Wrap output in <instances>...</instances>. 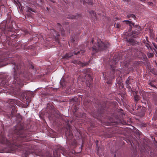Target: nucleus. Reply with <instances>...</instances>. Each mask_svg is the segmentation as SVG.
Segmentation results:
<instances>
[{
	"label": "nucleus",
	"instance_id": "nucleus-1",
	"mask_svg": "<svg viewBox=\"0 0 157 157\" xmlns=\"http://www.w3.org/2000/svg\"><path fill=\"white\" fill-rule=\"evenodd\" d=\"M12 64L13 67L11 73L13 77V81L10 83L13 88L21 87L23 86V80L20 78V75L24 78L27 77V75L24 71V63L21 62L16 65L15 63H13Z\"/></svg>",
	"mask_w": 157,
	"mask_h": 157
},
{
	"label": "nucleus",
	"instance_id": "nucleus-2",
	"mask_svg": "<svg viewBox=\"0 0 157 157\" xmlns=\"http://www.w3.org/2000/svg\"><path fill=\"white\" fill-rule=\"evenodd\" d=\"M28 133V131L24 129L22 125L18 124L14 128L12 132L13 139H16V143L27 141L29 140L28 137L30 136Z\"/></svg>",
	"mask_w": 157,
	"mask_h": 157
},
{
	"label": "nucleus",
	"instance_id": "nucleus-3",
	"mask_svg": "<svg viewBox=\"0 0 157 157\" xmlns=\"http://www.w3.org/2000/svg\"><path fill=\"white\" fill-rule=\"evenodd\" d=\"M121 59L120 61V65L122 68L121 69H123L124 68H127L131 61L130 57L129 56L126 57V55L121 56L120 55L118 56H115L113 58V63L115 65H116L118 61Z\"/></svg>",
	"mask_w": 157,
	"mask_h": 157
},
{
	"label": "nucleus",
	"instance_id": "nucleus-4",
	"mask_svg": "<svg viewBox=\"0 0 157 157\" xmlns=\"http://www.w3.org/2000/svg\"><path fill=\"white\" fill-rule=\"evenodd\" d=\"M91 42L93 47L90 48L89 49L94 53H96L98 51L106 50L109 45V43L107 41L103 42L100 39L98 40L97 44H94V39H92Z\"/></svg>",
	"mask_w": 157,
	"mask_h": 157
},
{
	"label": "nucleus",
	"instance_id": "nucleus-5",
	"mask_svg": "<svg viewBox=\"0 0 157 157\" xmlns=\"http://www.w3.org/2000/svg\"><path fill=\"white\" fill-rule=\"evenodd\" d=\"M91 72V70L89 68L86 70H82V71H81V75H80L81 77L86 79V84L90 87L91 86L93 81V78L90 75Z\"/></svg>",
	"mask_w": 157,
	"mask_h": 157
},
{
	"label": "nucleus",
	"instance_id": "nucleus-6",
	"mask_svg": "<svg viewBox=\"0 0 157 157\" xmlns=\"http://www.w3.org/2000/svg\"><path fill=\"white\" fill-rule=\"evenodd\" d=\"M65 153V148L60 145L58 146L53 151V155L55 157H60V153L64 155Z\"/></svg>",
	"mask_w": 157,
	"mask_h": 157
},
{
	"label": "nucleus",
	"instance_id": "nucleus-7",
	"mask_svg": "<svg viewBox=\"0 0 157 157\" xmlns=\"http://www.w3.org/2000/svg\"><path fill=\"white\" fill-rule=\"evenodd\" d=\"M85 51L84 50H81V49L80 50V51H78L77 52H76L75 51L74 52L71 51L68 53H67L66 54L63 55L62 56V58L65 60H67L70 58L72 57L74 54L75 55H77L79 54L82 55Z\"/></svg>",
	"mask_w": 157,
	"mask_h": 157
},
{
	"label": "nucleus",
	"instance_id": "nucleus-8",
	"mask_svg": "<svg viewBox=\"0 0 157 157\" xmlns=\"http://www.w3.org/2000/svg\"><path fill=\"white\" fill-rule=\"evenodd\" d=\"M4 78L1 80L0 82V89H2L1 86L5 88L7 86L10 85L9 81L11 79V77L8 75H5L4 76Z\"/></svg>",
	"mask_w": 157,
	"mask_h": 157
},
{
	"label": "nucleus",
	"instance_id": "nucleus-9",
	"mask_svg": "<svg viewBox=\"0 0 157 157\" xmlns=\"http://www.w3.org/2000/svg\"><path fill=\"white\" fill-rule=\"evenodd\" d=\"M123 22H125L126 24L129 25L130 28V29H129V31L131 30L132 26L135 28H136L137 29L140 28V27L139 26L137 25H135V23L131 21H130L128 20H124L123 21Z\"/></svg>",
	"mask_w": 157,
	"mask_h": 157
},
{
	"label": "nucleus",
	"instance_id": "nucleus-10",
	"mask_svg": "<svg viewBox=\"0 0 157 157\" xmlns=\"http://www.w3.org/2000/svg\"><path fill=\"white\" fill-rule=\"evenodd\" d=\"M91 115L95 118H97L98 120H100L101 117L102 116V113H101L100 111L97 112L95 111L92 113Z\"/></svg>",
	"mask_w": 157,
	"mask_h": 157
},
{
	"label": "nucleus",
	"instance_id": "nucleus-11",
	"mask_svg": "<svg viewBox=\"0 0 157 157\" xmlns=\"http://www.w3.org/2000/svg\"><path fill=\"white\" fill-rule=\"evenodd\" d=\"M71 62L75 64H78V65H81L82 66H85L87 65H88L89 63V62L84 63H82L80 61L76 60L75 59L72 60Z\"/></svg>",
	"mask_w": 157,
	"mask_h": 157
},
{
	"label": "nucleus",
	"instance_id": "nucleus-12",
	"mask_svg": "<svg viewBox=\"0 0 157 157\" xmlns=\"http://www.w3.org/2000/svg\"><path fill=\"white\" fill-rule=\"evenodd\" d=\"M52 33L53 36L55 37L56 40L57 41L58 44H59V33L55 31L54 30H52Z\"/></svg>",
	"mask_w": 157,
	"mask_h": 157
},
{
	"label": "nucleus",
	"instance_id": "nucleus-13",
	"mask_svg": "<svg viewBox=\"0 0 157 157\" xmlns=\"http://www.w3.org/2000/svg\"><path fill=\"white\" fill-rule=\"evenodd\" d=\"M34 93L32 91H28L26 93V99H30L32 97L34 96Z\"/></svg>",
	"mask_w": 157,
	"mask_h": 157
},
{
	"label": "nucleus",
	"instance_id": "nucleus-14",
	"mask_svg": "<svg viewBox=\"0 0 157 157\" xmlns=\"http://www.w3.org/2000/svg\"><path fill=\"white\" fill-rule=\"evenodd\" d=\"M140 33V31L138 30L133 31L130 35L131 37L133 38H136L138 36V35Z\"/></svg>",
	"mask_w": 157,
	"mask_h": 157
},
{
	"label": "nucleus",
	"instance_id": "nucleus-15",
	"mask_svg": "<svg viewBox=\"0 0 157 157\" xmlns=\"http://www.w3.org/2000/svg\"><path fill=\"white\" fill-rule=\"evenodd\" d=\"M57 26L58 27V28L59 29V31L61 33L62 35L64 36L65 35L64 31L63 29L62 28V26L59 23H57Z\"/></svg>",
	"mask_w": 157,
	"mask_h": 157
},
{
	"label": "nucleus",
	"instance_id": "nucleus-16",
	"mask_svg": "<svg viewBox=\"0 0 157 157\" xmlns=\"http://www.w3.org/2000/svg\"><path fill=\"white\" fill-rule=\"evenodd\" d=\"M79 16V15L78 14H77L76 15H68L67 17L71 19H76L78 18Z\"/></svg>",
	"mask_w": 157,
	"mask_h": 157
},
{
	"label": "nucleus",
	"instance_id": "nucleus-17",
	"mask_svg": "<svg viewBox=\"0 0 157 157\" xmlns=\"http://www.w3.org/2000/svg\"><path fill=\"white\" fill-rule=\"evenodd\" d=\"M60 84L62 88L65 87L66 86V82L64 80L62 79L60 81Z\"/></svg>",
	"mask_w": 157,
	"mask_h": 157
},
{
	"label": "nucleus",
	"instance_id": "nucleus-18",
	"mask_svg": "<svg viewBox=\"0 0 157 157\" xmlns=\"http://www.w3.org/2000/svg\"><path fill=\"white\" fill-rule=\"evenodd\" d=\"M127 17L130 20H132V18H133L134 19H135L136 18V17L135 16V15L132 14H128L127 16Z\"/></svg>",
	"mask_w": 157,
	"mask_h": 157
},
{
	"label": "nucleus",
	"instance_id": "nucleus-19",
	"mask_svg": "<svg viewBox=\"0 0 157 157\" xmlns=\"http://www.w3.org/2000/svg\"><path fill=\"white\" fill-rule=\"evenodd\" d=\"M153 100L154 101L155 103H157V94H152Z\"/></svg>",
	"mask_w": 157,
	"mask_h": 157
},
{
	"label": "nucleus",
	"instance_id": "nucleus-20",
	"mask_svg": "<svg viewBox=\"0 0 157 157\" xmlns=\"http://www.w3.org/2000/svg\"><path fill=\"white\" fill-rule=\"evenodd\" d=\"M28 143H25V144H21L19 145V147L21 148H22V149H24L23 147H25V148H28V147H27V144Z\"/></svg>",
	"mask_w": 157,
	"mask_h": 157
},
{
	"label": "nucleus",
	"instance_id": "nucleus-21",
	"mask_svg": "<svg viewBox=\"0 0 157 157\" xmlns=\"http://www.w3.org/2000/svg\"><path fill=\"white\" fill-rule=\"evenodd\" d=\"M6 58H2L0 59V65H3L4 64V62L6 60Z\"/></svg>",
	"mask_w": 157,
	"mask_h": 157
},
{
	"label": "nucleus",
	"instance_id": "nucleus-22",
	"mask_svg": "<svg viewBox=\"0 0 157 157\" xmlns=\"http://www.w3.org/2000/svg\"><path fill=\"white\" fill-rule=\"evenodd\" d=\"M6 140V138L4 135H0V141L4 142Z\"/></svg>",
	"mask_w": 157,
	"mask_h": 157
},
{
	"label": "nucleus",
	"instance_id": "nucleus-23",
	"mask_svg": "<svg viewBox=\"0 0 157 157\" xmlns=\"http://www.w3.org/2000/svg\"><path fill=\"white\" fill-rule=\"evenodd\" d=\"M90 13L91 14L92 16H93L94 17V18H96V14L94 12V11L93 10L91 11L90 12Z\"/></svg>",
	"mask_w": 157,
	"mask_h": 157
},
{
	"label": "nucleus",
	"instance_id": "nucleus-24",
	"mask_svg": "<svg viewBox=\"0 0 157 157\" xmlns=\"http://www.w3.org/2000/svg\"><path fill=\"white\" fill-rule=\"evenodd\" d=\"M147 55L148 57L149 58H152L154 56V54L153 53L148 52Z\"/></svg>",
	"mask_w": 157,
	"mask_h": 157
},
{
	"label": "nucleus",
	"instance_id": "nucleus-25",
	"mask_svg": "<svg viewBox=\"0 0 157 157\" xmlns=\"http://www.w3.org/2000/svg\"><path fill=\"white\" fill-rule=\"evenodd\" d=\"M130 80H131V78H130V77H128L125 81L126 84V85L131 84V82H130Z\"/></svg>",
	"mask_w": 157,
	"mask_h": 157
},
{
	"label": "nucleus",
	"instance_id": "nucleus-26",
	"mask_svg": "<svg viewBox=\"0 0 157 157\" xmlns=\"http://www.w3.org/2000/svg\"><path fill=\"white\" fill-rule=\"evenodd\" d=\"M127 40L129 42L133 43L134 42V40L132 38H130L128 40V39H127Z\"/></svg>",
	"mask_w": 157,
	"mask_h": 157
},
{
	"label": "nucleus",
	"instance_id": "nucleus-27",
	"mask_svg": "<svg viewBox=\"0 0 157 157\" xmlns=\"http://www.w3.org/2000/svg\"><path fill=\"white\" fill-rule=\"evenodd\" d=\"M6 26H4L3 27H2L1 29V31H2V33H5V31L6 30Z\"/></svg>",
	"mask_w": 157,
	"mask_h": 157
},
{
	"label": "nucleus",
	"instance_id": "nucleus-28",
	"mask_svg": "<svg viewBox=\"0 0 157 157\" xmlns=\"http://www.w3.org/2000/svg\"><path fill=\"white\" fill-rule=\"evenodd\" d=\"M114 26L115 27L117 28H119L120 27V25L119 24L117 23L114 24Z\"/></svg>",
	"mask_w": 157,
	"mask_h": 157
},
{
	"label": "nucleus",
	"instance_id": "nucleus-29",
	"mask_svg": "<svg viewBox=\"0 0 157 157\" xmlns=\"http://www.w3.org/2000/svg\"><path fill=\"white\" fill-rule=\"evenodd\" d=\"M130 84H127L126 85V87L128 89V90H131V86H130Z\"/></svg>",
	"mask_w": 157,
	"mask_h": 157
},
{
	"label": "nucleus",
	"instance_id": "nucleus-30",
	"mask_svg": "<svg viewBox=\"0 0 157 157\" xmlns=\"http://www.w3.org/2000/svg\"><path fill=\"white\" fill-rule=\"evenodd\" d=\"M145 44H146L145 46L148 49H149V48H151L150 46L149 45V44L148 43H145Z\"/></svg>",
	"mask_w": 157,
	"mask_h": 157
},
{
	"label": "nucleus",
	"instance_id": "nucleus-31",
	"mask_svg": "<svg viewBox=\"0 0 157 157\" xmlns=\"http://www.w3.org/2000/svg\"><path fill=\"white\" fill-rule=\"evenodd\" d=\"M17 110H16V108H15V107H14L12 109V113H16L17 112Z\"/></svg>",
	"mask_w": 157,
	"mask_h": 157
},
{
	"label": "nucleus",
	"instance_id": "nucleus-32",
	"mask_svg": "<svg viewBox=\"0 0 157 157\" xmlns=\"http://www.w3.org/2000/svg\"><path fill=\"white\" fill-rule=\"evenodd\" d=\"M134 99L136 101H137L139 100L138 97L137 96V95H135L134 96Z\"/></svg>",
	"mask_w": 157,
	"mask_h": 157
},
{
	"label": "nucleus",
	"instance_id": "nucleus-33",
	"mask_svg": "<svg viewBox=\"0 0 157 157\" xmlns=\"http://www.w3.org/2000/svg\"><path fill=\"white\" fill-rule=\"evenodd\" d=\"M28 11L29 12H30L31 11L34 12L33 10L30 7L28 8Z\"/></svg>",
	"mask_w": 157,
	"mask_h": 157
},
{
	"label": "nucleus",
	"instance_id": "nucleus-34",
	"mask_svg": "<svg viewBox=\"0 0 157 157\" xmlns=\"http://www.w3.org/2000/svg\"><path fill=\"white\" fill-rule=\"evenodd\" d=\"M10 102L11 104L13 103V102L15 103V101L13 99H11L10 100Z\"/></svg>",
	"mask_w": 157,
	"mask_h": 157
},
{
	"label": "nucleus",
	"instance_id": "nucleus-35",
	"mask_svg": "<svg viewBox=\"0 0 157 157\" xmlns=\"http://www.w3.org/2000/svg\"><path fill=\"white\" fill-rule=\"evenodd\" d=\"M77 100V99L76 98H72L71 99V101H73L74 102H76Z\"/></svg>",
	"mask_w": 157,
	"mask_h": 157
},
{
	"label": "nucleus",
	"instance_id": "nucleus-36",
	"mask_svg": "<svg viewBox=\"0 0 157 157\" xmlns=\"http://www.w3.org/2000/svg\"><path fill=\"white\" fill-rule=\"evenodd\" d=\"M152 44L155 49L157 48V45L155 43H152Z\"/></svg>",
	"mask_w": 157,
	"mask_h": 157
},
{
	"label": "nucleus",
	"instance_id": "nucleus-37",
	"mask_svg": "<svg viewBox=\"0 0 157 157\" xmlns=\"http://www.w3.org/2000/svg\"><path fill=\"white\" fill-rule=\"evenodd\" d=\"M149 85H150L152 87H155V86L151 82H150L149 83Z\"/></svg>",
	"mask_w": 157,
	"mask_h": 157
},
{
	"label": "nucleus",
	"instance_id": "nucleus-38",
	"mask_svg": "<svg viewBox=\"0 0 157 157\" xmlns=\"http://www.w3.org/2000/svg\"><path fill=\"white\" fill-rule=\"evenodd\" d=\"M37 155L40 156H42L43 155V154L41 152H40Z\"/></svg>",
	"mask_w": 157,
	"mask_h": 157
},
{
	"label": "nucleus",
	"instance_id": "nucleus-39",
	"mask_svg": "<svg viewBox=\"0 0 157 157\" xmlns=\"http://www.w3.org/2000/svg\"><path fill=\"white\" fill-rule=\"evenodd\" d=\"M74 41H75V40L74 39V38L73 39V37H72V39L71 40V41L72 43L73 44Z\"/></svg>",
	"mask_w": 157,
	"mask_h": 157
},
{
	"label": "nucleus",
	"instance_id": "nucleus-40",
	"mask_svg": "<svg viewBox=\"0 0 157 157\" xmlns=\"http://www.w3.org/2000/svg\"><path fill=\"white\" fill-rule=\"evenodd\" d=\"M154 50L156 55H157V48H156V49H154Z\"/></svg>",
	"mask_w": 157,
	"mask_h": 157
},
{
	"label": "nucleus",
	"instance_id": "nucleus-41",
	"mask_svg": "<svg viewBox=\"0 0 157 157\" xmlns=\"http://www.w3.org/2000/svg\"><path fill=\"white\" fill-rule=\"evenodd\" d=\"M88 4L89 5H93V2H89V3Z\"/></svg>",
	"mask_w": 157,
	"mask_h": 157
},
{
	"label": "nucleus",
	"instance_id": "nucleus-42",
	"mask_svg": "<svg viewBox=\"0 0 157 157\" xmlns=\"http://www.w3.org/2000/svg\"><path fill=\"white\" fill-rule=\"evenodd\" d=\"M106 82L108 84H110L111 83V81H109L108 82Z\"/></svg>",
	"mask_w": 157,
	"mask_h": 157
},
{
	"label": "nucleus",
	"instance_id": "nucleus-43",
	"mask_svg": "<svg viewBox=\"0 0 157 157\" xmlns=\"http://www.w3.org/2000/svg\"><path fill=\"white\" fill-rule=\"evenodd\" d=\"M82 3H83V4L85 5V3H86V2L85 1H83Z\"/></svg>",
	"mask_w": 157,
	"mask_h": 157
},
{
	"label": "nucleus",
	"instance_id": "nucleus-44",
	"mask_svg": "<svg viewBox=\"0 0 157 157\" xmlns=\"http://www.w3.org/2000/svg\"><path fill=\"white\" fill-rule=\"evenodd\" d=\"M144 112H143L142 113V114H141V117H143V116H144Z\"/></svg>",
	"mask_w": 157,
	"mask_h": 157
},
{
	"label": "nucleus",
	"instance_id": "nucleus-45",
	"mask_svg": "<svg viewBox=\"0 0 157 157\" xmlns=\"http://www.w3.org/2000/svg\"><path fill=\"white\" fill-rule=\"evenodd\" d=\"M31 68L32 69H33L34 68V67L33 66V65H32L31 66Z\"/></svg>",
	"mask_w": 157,
	"mask_h": 157
},
{
	"label": "nucleus",
	"instance_id": "nucleus-46",
	"mask_svg": "<svg viewBox=\"0 0 157 157\" xmlns=\"http://www.w3.org/2000/svg\"><path fill=\"white\" fill-rule=\"evenodd\" d=\"M124 2H128L129 0H123Z\"/></svg>",
	"mask_w": 157,
	"mask_h": 157
},
{
	"label": "nucleus",
	"instance_id": "nucleus-47",
	"mask_svg": "<svg viewBox=\"0 0 157 157\" xmlns=\"http://www.w3.org/2000/svg\"><path fill=\"white\" fill-rule=\"evenodd\" d=\"M112 69H113V71L114 72L115 71V69L113 68Z\"/></svg>",
	"mask_w": 157,
	"mask_h": 157
},
{
	"label": "nucleus",
	"instance_id": "nucleus-48",
	"mask_svg": "<svg viewBox=\"0 0 157 157\" xmlns=\"http://www.w3.org/2000/svg\"><path fill=\"white\" fill-rule=\"evenodd\" d=\"M97 146L98 147V145L97 144ZM98 150H99V148H98Z\"/></svg>",
	"mask_w": 157,
	"mask_h": 157
},
{
	"label": "nucleus",
	"instance_id": "nucleus-49",
	"mask_svg": "<svg viewBox=\"0 0 157 157\" xmlns=\"http://www.w3.org/2000/svg\"><path fill=\"white\" fill-rule=\"evenodd\" d=\"M73 44V46H75V45H74V43L73 44L72 43V44Z\"/></svg>",
	"mask_w": 157,
	"mask_h": 157
},
{
	"label": "nucleus",
	"instance_id": "nucleus-50",
	"mask_svg": "<svg viewBox=\"0 0 157 157\" xmlns=\"http://www.w3.org/2000/svg\"><path fill=\"white\" fill-rule=\"evenodd\" d=\"M107 76H106V75H105V78L107 79Z\"/></svg>",
	"mask_w": 157,
	"mask_h": 157
},
{
	"label": "nucleus",
	"instance_id": "nucleus-51",
	"mask_svg": "<svg viewBox=\"0 0 157 157\" xmlns=\"http://www.w3.org/2000/svg\"><path fill=\"white\" fill-rule=\"evenodd\" d=\"M94 53H93L92 54V56H94Z\"/></svg>",
	"mask_w": 157,
	"mask_h": 157
},
{
	"label": "nucleus",
	"instance_id": "nucleus-52",
	"mask_svg": "<svg viewBox=\"0 0 157 157\" xmlns=\"http://www.w3.org/2000/svg\"><path fill=\"white\" fill-rule=\"evenodd\" d=\"M71 42H70V41L68 42V44H70L71 43Z\"/></svg>",
	"mask_w": 157,
	"mask_h": 157
},
{
	"label": "nucleus",
	"instance_id": "nucleus-53",
	"mask_svg": "<svg viewBox=\"0 0 157 157\" xmlns=\"http://www.w3.org/2000/svg\"><path fill=\"white\" fill-rule=\"evenodd\" d=\"M136 155H134V157H136Z\"/></svg>",
	"mask_w": 157,
	"mask_h": 157
},
{
	"label": "nucleus",
	"instance_id": "nucleus-54",
	"mask_svg": "<svg viewBox=\"0 0 157 157\" xmlns=\"http://www.w3.org/2000/svg\"><path fill=\"white\" fill-rule=\"evenodd\" d=\"M151 4H152V3H150V5H151Z\"/></svg>",
	"mask_w": 157,
	"mask_h": 157
},
{
	"label": "nucleus",
	"instance_id": "nucleus-55",
	"mask_svg": "<svg viewBox=\"0 0 157 157\" xmlns=\"http://www.w3.org/2000/svg\"><path fill=\"white\" fill-rule=\"evenodd\" d=\"M72 6H74V5H73V4L72 3Z\"/></svg>",
	"mask_w": 157,
	"mask_h": 157
},
{
	"label": "nucleus",
	"instance_id": "nucleus-56",
	"mask_svg": "<svg viewBox=\"0 0 157 157\" xmlns=\"http://www.w3.org/2000/svg\"><path fill=\"white\" fill-rule=\"evenodd\" d=\"M114 157H116V155H114Z\"/></svg>",
	"mask_w": 157,
	"mask_h": 157
},
{
	"label": "nucleus",
	"instance_id": "nucleus-57",
	"mask_svg": "<svg viewBox=\"0 0 157 157\" xmlns=\"http://www.w3.org/2000/svg\"><path fill=\"white\" fill-rule=\"evenodd\" d=\"M80 2H81V3H82V2L81 1H80Z\"/></svg>",
	"mask_w": 157,
	"mask_h": 157
},
{
	"label": "nucleus",
	"instance_id": "nucleus-58",
	"mask_svg": "<svg viewBox=\"0 0 157 157\" xmlns=\"http://www.w3.org/2000/svg\"><path fill=\"white\" fill-rule=\"evenodd\" d=\"M147 42H149V41H147Z\"/></svg>",
	"mask_w": 157,
	"mask_h": 157
},
{
	"label": "nucleus",
	"instance_id": "nucleus-59",
	"mask_svg": "<svg viewBox=\"0 0 157 157\" xmlns=\"http://www.w3.org/2000/svg\"><path fill=\"white\" fill-rule=\"evenodd\" d=\"M103 76H104V74H103Z\"/></svg>",
	"mask_w": 157,
	"mask_h": 157
},
{
	"label": "nucleus",
	"instance_id": "nucleus-60",
	"mask_svg": "<svg viewBox=\"0 0 157 157\" xmlns=\"http://www.w3.org/2000/svg\"><path fill=\"white\" fill-rule=\"evenodd\" d=\"M20 117L21 118V116H20Z\"/></svg>",
	"mask_w": 157,
	"mask_h": 157
}]
</instances>
